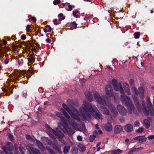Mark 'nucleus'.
<instances>
[{
    "mask_svg": "<svg viewBox=\"0 0 154 154\" xmlns=\"http://www.w3.org/2000/svg\"><path fill=\"white\" fill-rule=\"evenodd\" d=\"M137 150L138 152L139 151H141L143 150V148L142 147H140V148H137Z\"/></svg>",
    "mask_w": 154,
    "mask_h": 154,
    "instance_id": "obj_59",
    "label": "nucleus"
},
{
    "mask_svg": "<svg viewBox=\"0 0 154 154\" xmlns=\"http://www.w3.org/2000/svg\"><path fill=\"white\" fill-rule=\"evenodd\" d=\"M152 121L150 118H148L147 119H145L143 121V124L146 129L149 128L150 126V122Z\"/></svg>",
    "mask_w": 154,
    "mask_h": 154,
    "instance_id": "obj_9",
    "label": "nucleus"
},
{
    "mask_svg": "<svg viewBox=\"0 0 154 154\" xmlns=\"http://www.w3.org/2000/svg\"><path fill=\"white\" fill-rule=\"evenodd\" d=\"M71 151L73 154H76L78 152L77 148L76 147H74L72 148Z\"/></svg>",
    "mask_w": 154,
    "mask_h": 154,
    "instance_id": "obj_33",
    "label": "nucleus"
},
{
    "mask_svg": "<svg viewBox=\"0 0 154 154\" xmlns=\"http://www.w3.org/2000/svg\"><path fill=\"white\" fill-rule=\"evenodd\" d=\"M85 95L86 98L90 102L92 101L93 100V97L91 95V92L89 91H86L85 93Z\"/></svg>",
    "mask_w": 154,
    "mask_h": 154,
    "instance_id": "obj_16",
    "label": "nucleus"
},
{
    "mask_svg": "<svg viewBox=\"0 0 154 154\" xmlns=\"http://www.w3.org/2000/svg\"><path fill=\"white\" fill-rule=\"evenodd\" d=\"M78 13H79V11L77 10H76L75 11H73V16L75 17L78 18V15H76V14Z\"/></svg>",
    "mask_w": 154,
    "mask_h": 154,
    "instance_id": "obj_39",
    "label": "nucleus"
},
{
    "mask_svg": "<svg viewBox=\"0 0 154 154\" xmlns=\"http://www.w3.org/2000/svg\"><path fill=\"white\" fill-rule=\"evenodd\" d=\"M5 57H6V59L5 61V64H7L9 62L10 59L9 58L8 56V55H5Z\"/></svg>",
    "mask_w": 154,
    "mask_h": 154,
    "instance_id": "obj_37",
    "label": "nucleus"
},
{
    "mask_svg": "<svg viewBox=\"0 0 154 154\" xmlns=\"http://www.w3.org/2000/svg\"><path fill=\"white\" fill-rule=\"evenodd\" d=\"M111 154H120L123 153V151L119 149L110 151Z\"/></svg>",
    "mask_w": 154,
    "mask_h": 154,
    "instance_id": "obj_25",
    "label": "nucleus"
},
{
    "mask_svg": "<svg viewBox=\"0 0 154 154\" xmlns=\"http://www.w3.org/2000/svg\"><path fill=\"white\" fill-rule=\"evenodd\" d=\"M144 130V129L143 128H140L139 129L136 130V132L137 133H140L143 132Z\"/></svg>",
    "mask_w": 154,
    "mask_h": 154,
    "instance_id": "obj_40",
    "label": "nucleus"
},
{
    "mask_svg": "<svg viewBox=\"0 0 154 154\" xmlns=\"http://www.w3.org/2000/svg\"><path fill=\"white\" fill-rule=\"evenodd\" d=\"M104 106L101 105H98V106L99 108H100L101 109V111L103 114L106 115H109V111L106 108L104 107Z\"/></svg>",
    "mask_w": 154,
    "mask_h": 154,
    "instance_id": "obj_11",
    "label": "nucleus"
},
{
    "mask_svg": "<svg viewBox=\"0 0 154 154\" xmlns=\"http://www.w3.org/2000/svg\"><path fill=\"white\" fill-rule=\"evenodd\" d=\"M94 99L98 102L99 105H104L105 103V101L101 97L98 93L97 92H94Z\"/></svg>",
    "mask_w": 154,
    "mask_h": 154,
    "instance_id": "obj_5",
    "label": "nucleus"
},
{
    "mask_svg": "<svg viewBox=\"0 0 154 154\" xmlns=\"http://www.w3.org/2000/svg\"><path fill=\"white\" fill-rule=\"evenodd\" d=\"M133 129V127L131 124H128L125 126L124 130L127 132H131Z\"/></svg>",
    "mask_w": 154,
    "mask_h": 154,
    "instance_id": "obj_21",
    "label": "nucleus"
},
{
    "mask_svg": "<svg viewBox=\"0 0 154 154\" xmlns=\"http://www.w3.org/2000/svg\"><path fill=\"white\" fill-rule=\"evenodd\" d=\"M63 113L64 115L68 119H69L70 117L68 114L65 111H63Z\"/></svg>",
    "mask_w": 154,
    "mask_h": 154,
    "instance_id": "obj_44",
    "label": "nucleus"
},
{
    "mask_svg": "<svg viewBox=\"0 0 154 154\" xmlns=\"http://www.w3.org/2000/svg\"><path fill=\"white\" fill-rule=\"evenodd\" d=\"M112 84L114 89L116 91H119V84L118 85L117 82L115 79H113L112 80Z\"/></svg>",
    "mask_w": 154,
    "mask_h": 154,
    "instance_id": "obj_18",
    "label": "nucleus"
},
{
    "mask_svg": "<svg viewBox=\"0 0 154 154\" xmlns=\"http://www.w3.org/2000/svg\"><path fill=\"white\" fill-rule=\"evenodd\" d=\"M55 114L60 119L61 121L63 122L66 125V120L64 117L63 116L62 114L58 112H56Z\"/></svg>",
    "mask_w": 154,
    "mask_h": 154,
    "instance_id": "obj_13",
    "label": "nucleus"
},
{
    "mask_svg": "<svg viewBox=\"0 0 154 154\" xmlns=\"http://www.w3.org/2000/svg\"><path fill=\"white\" fill-rule=\"evenodd\" d=\"M23 97H25L26 96L27 94L26 92H23L22 94Z\"/></svg>",
    "mask_w": 154,
    "mask_h": 154,
    "instance_id": "obj_60",
    "label": "nucleus"
},
{
    "mask_svg": "<svg viewBox=\"0 0 154 154\" xmlns=\"http://www.w3.org/2000/svg\"><path fill=\"white\" fill-rule=\"evenodd\" d=\"M46 149L50 154H55L56 153L51 148L46 147Z\"/></svg>",
    "mask_w": 154,
    "mask_h": 154,
    "instance_id": "obj_35",
    "label": "nucleus"
},
{
    "mask_svg": "<svg viewBox=\"0 0 154 154\" xmlns=\"http://www.w3.org/2000/svg\"><path fill=\"white\" fill-rule=\"evenodd\" d=\"M95 137L96 136L94 134L91 135L89 138L90 141L92 142L94 140Z\"/></svg>",
    "mask_w": 154,
    "mask_h": 154,
    "instance_id": "obj_38",
    "label": "nucleus"
},
{
    "mask_svg": "<svg viewBox=\"0 0 154 154\" xmlns=\"http://www.w3.org/2000/svg\"><path fill=\"white\" fill-rule=\"evenodd\" d=\"M129 84L131 86H133L134 85V82L133 80L132 79H131L129 81Z\"/></svg>",
    "mask_w": 154,
    "mask_h": 154,
    "instance_id": "obj_50",
    "label": "nucleus"
},
{
    "mask_svg": "<svg viewBox=\"0 0 154 154\" xmlns=\"http://www.w3.org/2000/svg\"><path fill=\"white\" fill-rule=\"evenodd\" d=\"M80 111L83 118L86 119L93 116L97 119H102V115L95 105L84 101Z\"/></svg>",
    "mask_w": 154,
    "mask_h": 154,
    "instance_id": "obj_1",
    "label": "nucleus"
},
{
    "mask_svg": "<svg viewBox=\"0 0 154 154\" xmlns=\"http://www.w3.org/2000/svg\"><path fill=\"white\" fill-rule=\"evenodd\" d=\"M140 125V123L139 122L137 121L134 123V127H138Z\"/></svg>",
    "mask_w": 154,
    "mask_h": 154,
    "instance_id": "obj_48",
    "label": "nucleus"
},
{
    "mask_svg": "<svg viewBox=\"0 0 154 154\" xmlns=\"http://www.w3.org/2000/svg\"><path fill=\"white\" fill-rule=\"evenodd\" d=\"M123 86L127 94L128 95L131 94V92L129 86L128 84L125 82H124L123 84Z\"/></svg>",
    "mask_w": 154,
    "mask_h": 154,
    "instance_id": "obj_12",
    "label": "nucleus"
},
{
    "mask_svg": "<svg viewBox=\"0 0 154 154\" xmlns=\"http://www.w3.org/2000/svg\"><path fill=\"white\" fill-rule=\"evenodd\" d=\"M137 91L138 92V94H139L141 99H143L144 97V90L143 87H139Z\"/></svg>",
    "mask_w": 154,
    "mask_h": 154,
    "instance_id": "obj_17",
    "label": "nucleus"
},
{
    "mask_svg": "<svg viewBox=\"0 0 154 154\" xmlns=\"http://www.w3.org/2000/svg\"><path fill=\"white\" fill-rule=\"evenodd\" d=\"M63 14L62 13L58 15V17L59 18V20L60 21H61L63 20H64L65 18V17H63Z\"/></svg>",
    "mask_w": 154,
    "mask_h": 154,
    "instance_id": "obj_34",
    "label": "nucleus"
},
{
    "mask_svg": "<svg viewBox=\"0 0 154 154\" xmlns=\"http://www.w3.org/2000/svg\"><path fill=\"white\" fill-rule=\"evenodd\" d=\"M77 25L75 21H74L71 23V26L73 27H76Z\"/></svg>",
    "mask_w": 154,
    "mask_h": 154,
    "instance_id": "obj_51",
    "label": "nucleus"
},
{
    "mask_svg": "<svg viewBox=\"0 0 154 154\" xmlns=\"http://www.w3.org/2000/svg\"><path fill=\"white\" fill-rule=\"evenodd\" d=\"M69 124L74 129H76L78 127L77 123L73 120H69L68 121Z\"/></svg>",
    "mask_w": 154,
    "mask_h": 154,
    "instance_id": "obj_19",
    "label": "nucleus"
},
{
    "mask_svg": "<svg viewBox=\"0 0 154 154\" xmlns=\"http://www.w3.org/2000/svg\"><path fill=\"white\" fill-rule=\"evenodd\" d=\"M119 90H120V93L122 94L121 95L125 94L123 89L122 88V85L121 83L119 84Z\"/></svg>",
    "mask_w": 154,
    "mask_h": 154,
    "instance_id": "obj_29",
    "label": "nucleus"
},
{
    "mask_svg": "<svg viewBox=\"0 0 154 154\" xmlns=\"http://www.w3.org/2000/svg\"><path fill=\"white\" fill-rule=\"evenodd\" d=\"M60 3V0H54L53 2V4L54 5H57V4H59Z\"/></svg>",
    "mask_w": 154,
    "mask_h": 154,
    "instance_id": "obj_47",
    "label": "nucleus"
},
{
    "mask_svg": "<svg viewBox=\"0 0 154 154\" xmlns=\"http://www.w3.org/2000/svg\"><path fill=\"white\" fill-rule=\"evenodd\" d=\"M36 143L38 147L42 151L44 152L45 151V148L43 146V145L40 141L37 140Z\"/></svg>",
    "mask_w": 154,
    "mask_h": 154,
    "instance_id": "obj_14",
    "label": "nucleus"
},
{
    "mask_svg": "<svg viewBox=\"0 0 154 154\" xmlns=\"http://www.w3.org/2000/svg\"><path fill=\"white\" fill-rule=\"evenodd\" d=\"M134 139L138 140L139 143H141L146 141L147 138L145 137L144 136H140L134 137Z\"/></svg>",
    "mask_w": 154,
    "mask_h": 154,
    "instance_id": "obj_10",
    "label": "nucleus"
},
{
    "mask_svg": "<svg viewBox=\"0 0 154 154\" xmlns=\"http://www.w3.org/2000/svg\"><path fill=\"white\" fill-rule=\"evenodd\" d=\"M136 152L138 153V151L137 148H133L131 149L128 152V154H133V152Z\"/></svg>",
    "mask_w": 154,
    "mask_h": 154,
    "instance_id": "obj_32",
    "label": "nucleus"
},
{
    "mask_svg": "<svg viewBox=\"0 0 154 154\" xmlns=\"http://www.w3.org/2000/svg\"><path fill=\"white\" fill-rule=\"evenodd\" d=\"M104 128L106 131H110L112 130V126L111 124L107 123L106 124Z\"/></svg>",
    "mask_w": 154,
    "mask_h": 154,
    "instance_id": "obj_23",
    "label": "nucleus"
},
{
    "mask_svg": "<svg viewBox=\"0 0 154 154\" xmlns=\"http://www.w3.org/2000/svg\"><path fill=\"white\" fill-rule=\"evenodd\" d=\"M111 112L113 113V114L115 116H116L118 114V112L116 110L115 108L112 110H111Z\"/></svg>",
    "mask_w": 154,
    "mask_h": 154,
    "instance_id": "obj_41",
    "label": "nucleus"
},
{
    "mask_svg": "<svg viewBox=\"0 0 154 154\" xmlns=\"http://www.w3.org/2000/svg\"><path fill=\"white\" fill-rule=\"evenodd\" d=\"M63 128L60 127L61 129L64 132H67L68 134L70 135H72L74 134L75 131L73 130L72 128L66 126H63Z\"/></svg>",
    "mask_w": 154,
    "mask_h": 154,
    "instance_id": "obj_8",
    "label": "nucleus"
},
{
    "mask_svg": "<svg viewBox=\"0 0 154 154\" xmlns=\"http://www.w3.org/2000/svg\"><path fill=\"white\" fill-rule=\"evenodd\" d=\"M46 42L48 43H50L51 42V40L50 38H47L46 40Z\"/></svg>",
    "mask_w": 154,
    "mask_h": 154,
    "instance_id": "obj_62",
    "label": "nucleus"
},
{
    "mask_svg": "<svg viewBox=\"0 0 154 154\" xmlns=\"http://www.w3.org/2000/svg\"><path fill=\"white\" fill-rule=\"evenodd\" d=\"M8 136L10 139V140L12 141L14 139V137L13 135L11 134H8Z\"/></svg>",
    "mask_w": 154,
    "mask_h": 154,
    "instance_id": "obj_46",
    "label": "nucleus"
},
{
    "mask_svg": "<svg viewBox=\"0 0 154 154\" xmlns=\"http://www.w3.org/2000/svg\"><path fill=\"white\" fill-rule=\"evenodd\" d=\"M105 90L106 95L109 97H111L114 96V94L112 91V88L110 85H106Z\"/></svg>",
    "mask_w": 154,
    "mask_h": 154,
    "instance_id": "obj_6",
    "label": "nucleus"
},
{
    "mask_svg": "<svg viewBox=\"0 0 154 154\" xmlns=\"http://www.w3.org/2000/svg\"><path fill=\"white\" fill-rule=\"evenodd\" d=\"M30 25H27L26 26V30L28 32L30 31Z\"/></svg>",
    "mask_w": 154,
    "mask_h": 154,
    "instance_id": "obj_54",
    "label": "nucleus"
},
{
    "mask_svg": "<svg viewBox=\"0 0 154 154\" xmlns=\"http://www.w3.org/2000/svg\"><path fill=\"white\" fill-rule=\"evenodd\" d=\"M31 19L34 22H35L36 21V18L34 17H32Z\"/></svg>",
    "mask_w": 154,
    "mask_h": 154,
    "instance_id": "obj_61",
    "label": "nucleus"
},
{
    "mask_svg": "<svg viewBox=\"0 0 154 154\" xmlns=\"http://www.w3.org/2000/svg\"><path fill=\"white\" fill-rule=\"evenodd\" d=\"M57 20L56 19H55L53 20V22L54 24L55 25H57L58 24V23L57 22Z\"/></svg>",
    "mask_w": 154,
    "mask_h": 154,
    "instance_id": "obj_58",
    "label": "nucleus"
},
{
    "mask_svg": "<svg viewBox=\"0 0 154 154\" xmlns=\"http://www.w3.org/2000/svg\"><path fill=\"white\" fill-rule=\"evenodd\" d=\"M120 100L122 104L127 107L128 113H131L134 109V107L130 97L125 94L121 95Z\"/></svg>",
    "mask_w": 154,
    "mask_h": 154,
    "instance_id": "obj_2",
    "label": "nucleus"
},
{
    "mask_svg": "<svg viewBox=\"0 0 154 154\" xmlns=\"http://www.w3.org/2000/svg\"><path fill=\"white\" fill-rule=\"evenodd\" d=\"M19 149L22 154H24V153L23 152L21 147H19Z\"/></svg>",
    "mask_w": 154,
    "mask_h": 154,
    "instance_id": "obj_64",
    "label": "nucleus"
},
{
    "mask_svg": "<svg viewBox=\"0 0 154 154\" xmlns=\"http://www.w3.org/2000/svg\"><path fill=\"white\" fill-rule=\"evenodd\" d=\"M53 132L54 134L58 136L60 138H62L64 136L63 133L60 131H53Z\"/></svg>",
    "mask_w": 154,
    "mask_h": 154,
    "instance_id": "obj_22",
    "label": "nucleus"
},
{
    "mask_svg": "<svg viewBox=\"0 0 154 154\" xmlns=\"http://www.w3.org/2000/svg\"><path fill=\"white\" fill-rule=\"evenodd\" d=\"M105 103H104L103 106L106 105L109 107V109L111 110L115 109L114 106L109 102L106 103L105 101Z\"/></svg>",
    "mask_w": 154,
    "mask_h": 154,
    "instance_id": "obj_27",
    "label": "nucleus"
},
{
    "mask_svg": "<svg viewBox=\"0 0 154 154\" xmlns=\"http://www.w3.org/2000/svg\"><path fill=\"white\" fill-rule=\"evenodd\" d=\"M46 28H48V32H50L52 29H51V28L50 27V26L49 25H47L46 26H45Z\"/></svg>",
    "mask_w": 154,
    "mask_h": 154,
    "instance_id": "obj_55",
    "label": "nucleus"
},
{
    "mask_svg": "<svg viewBox=\"0 0 154 154\" xmlns=\"http://www.w3.org/2000/svg\"><path fill=\"white\" fill-rule=\"evenodd\" d=\"M117 109L120 114L125 115L127 112L126 109L122 106L118 105L117 106Z\"/></svg>",
    "mask_w": 154,
    "mask_h": 154,
    "instance_id": "obj_7",
    "label": "nucleus"
},
{
    "mask_svg": "<svg viewBox=\"0 0 154 154\" xmlns=\"http://www.w3.org/2000/svg\"><path fill=\"white\" fill-rule=\"evenodd\" d=\"M147 100L148 109L146 107L144 103L142 101V104L143 107V111L145 115H148L149 114L153 113L154 109L152 106V104L150 101L149 97H147Z\"/></svg>",
    "mask_w": 154,
    "mask_h": 154,
    "instance_id": "obj_4",
    "label": "nucleus"
},
{
    "mask_svg": "<svg viewBox=\"0 0 154 154\" xmlns=\"http://www.w3.org/2000/svg\"><path fill=\"white\" fill-rule=\"evenodd\" d=\"M134 38H138L140 35V33L139 32H136L134 34Z\"/></svg>",
    "mask_w": 154,
    "mask_h": 154,
    "instance_id": "obj_36",
    "label": "nucleus"
},
{
    "mask_svg": "<svg viewBox=\"0 0 154 154\" xmlns=\"http://www.w3.org/2000/svg\"><path fill=\"white\" fill-rule=\"evenodd\" d=\"M147 138L150 139H154V135H149Z\"/></svg>",
    "mask_w": 154,
    "mask_h": 154,
    "instance_id": "obj_56",
    "label": "nucleus"
},
{
    "mask_svg": "<svg viewBox=\"0 0 154 154\" xmlns=\"http://www.w3.org/2000/svg\"><path fill=\"white\" fill-rule=\"evenodd\" d=\"M79 149L80 151L84 152L85 151V148L84 145L80 144L79 145Z\"/></svg>",
    "mask_w": 154,
    "mask_h": 154,
    "instance_id": "obj_31",
    "label": "nucleus"
},
{
    "mask_svg": "<svg viewBox=\"0 0 154 154\" xmlns=\"http://www.w3.org/2000/svg\"><path fill=\"white\" fill-rule=\"evenodd\" d=\"M46 142L49 145H51L52 143L51 141L48 138H46Z\"/></svg>",
    "mask_w": 154,
    "mask_h": 154,
    "instance_id": "obj_49",
    "label": "nucleus"
},
{
    "mask_svg": "<svg viewBox=\"0 0 154 154\" xmlns=\"http://www.w3.org/2000/svg\"><path fill=\"white\" fill-rule=\"evenodd\" d=\"M132 91L133 92H134L136 94H138V92L136 88L135 87H133L132 88Z\"/></svg>",
    "mask_w": 154,
    "mask_h": 154,
    "instance_id": "obj_43",
    "label": "nucleus"
},
{
    "mask_svg": "<svg viewBox=\"0 0 154 154\" xmlns=\"http://www.w3.org/2000/svg\"><path fill=\"white\" fill-rule=\"evenodd\" d=\"M123 130L122 127L119 125L116 126L114 129V132L115 134H118L121 132Z\"/></svg>",
    "mask_w": 154,
    "mask_h": 154,
    "instance_id": "obj_20",
    "label": "nucleus"
},
{
    "mask_svg": "<svg viewBox=\"0 0 154 154\" xmlns=\"http://www.w3.org/2000/svg\"><path fill=\"white\" fill-rule=\"evenodd\" d=\"M62 106L73 119L76 120L78 122L80 121L79 112L77 110L75 109L71 110L65 103L63 104Z\"/></svg>",
    "mask_w": 154,
    "mask_h": 154,
    "instance_id": "obj_3",
    "label": "nucleus"
},
{
    "mask_svg": "<svg viewBox=\"0 0 154 154\" xmlns=\"http://www.w3.org/2000/svg\"><path fill=\"white\" fill-rule=\"evenodd\" d=\"M7 145L8 147L9 150H12L13 149L11 147V146H12V144L10 142H8L7 143Z\"/></svg>",
    "mask_w": 154,
    "mask_h": 154,
    "instance_id": "obj_42",
    "label": "nucleus"
},
{
    "mask_svg": "<svg viewBox=\"0 0 154 154\" xmlns=\"http://www.w3.org/2000/svg\"><path fill=\"white\" fill-rule=\"evenodd\" d=\"M133 98L134 101L137 108L138 109L139 111H141L140 105V104L137 98L134 97H133Z\"/></svg>",
    "mask_w": 154,
    "mask_h": 154,
    "instance_id": "obj_15",
    "label": "nucleus"
},
{
    "mask_svg": "<svg viewBox=\"0 0 154 154\" xmlns=\"http://www.w3.org/2000/svg\"><path fill=\"white\" fill-rule=\"evenodd\" d=\"M33 57L32 56H31L29 59H28L29 61H32L33 60Z\"/></svg>",
    "mask_w": 154,
    "mask_h": 154,
    "instance_id": "obj_63",
    "label": "nucleus"
},
{
    "mask_svg": "<svg viewBox=\"0 0 154 154\" xmlns=\"http://www.w3.org/2000/svg\"><path fill=\"white\" fill-rule=\"evenodd\" d=\"M68 7L69 8L66 9L68 11H71L72 9V7L71 5H69L68 6Z\"/></svg>",
    "mask_w": 154,
    "mask_h": 154,
    "instance_id": "obj_53",
    "label": "nucleus"
},
{
    "mask_svg": "<svg viewBox=\"0 0 154 154\" xmlns=\"http://www.w3.org/2000/svg\"><path fill=\"white\" fill-rule=\"evenodd\" d=\"M26 137L27 140L30 141H32L33 140L32 138L29 135H27L26 136Z\"/></svg>",
    "mask_w": 154,
    "mask_h": 154,
    "instance_id": "obj_45",
    "label": "nucleus"
},
{
    "mask_svg": "<svg viewBox=\"0 0 154 154\" xmlns=\"http://www.w3.org/2000/svg\"><path fill=\"white\" fill-rule=\"evenodd\" d=\"M77 140L79 141H81L82 140V138L81 136H78L77 137Z\"/></svg>",
    "mask_w": 154,
    "mask_h": 154,
    "instance_id": "obj_57",
    "label": "nucleus"
},
{
    "mask_svg": "<svg viewBox=\"0 0 154 154\" xmlns=\"http://www.w3.org/2000/svg\"><path fill=\"white\" fill-rule=\"evenodd\" d=\"M30 150L33 154H40V151L37 149L33 147H31L30 149Z\"/></svg>",
    "mask_w": 154,
    "mask_h": 154,
    "instance_id": "obj_24",
    "label": "nucleus"
},
{
    "mask_svg": "<svg viewBox=\"0 0 154 154\" xmlns=\"http://www.w3.org/2000/svg\"><path fill=\"white\" fill-rule=\"evenodd\" d=\"M26 38V37L25 35H22L21 36V39L23 40H24Z\"/></svg>",
    "mask_w": 154,
    "mask_h": 154,
    "instance_id": "obj_52",
    "label": "nucleus"
},
{
    "mask_svg": "<svg viewBox=\"0 0 154 154\" xmlns=\"http://www.w3.org/2000/svg\"><path fill=\"white\" fill-rule=\"evenodd\" d=\"M53 148L56 151H57L59 153H62L60 147L58 146V145H55L53 146Z\"/></svg>",
    "mask_w": 154,
    "mask_h": 154,
    "instance_id": "obj_28",
    "label": "nucleus"
},
{
    "mask_svg": "<svg viewBox=\"0 0 154 154\" xmlns=\"http://www.w3.org/2000/svg\"><path fill=\"white\" fill-rule=\"evenodd\" d=\"M2 149L4 151L6 154H13L12 152H11L10 151V150H8L7 149V148L5 147H3L2 148Z\"/></svg>",
    "mask_w": 154,
    "mask_h": 154,
    "instance_id": "obj_30",
    "label": "nucleus"
},
{
    "mask_svg": "<svg viewBox=\"0 0 154 154\" xmlns=\"http://www.w3.org/2000/svg\"><path fill=\"white\" fill-rule=\"evenodd\" d=\"M70 148L69 145L65 146L63 148V152L64 154H66L69 152Z\"/></svg>",
    "mask_w": 154,
    "mask_h": 154,
    "instance_id": "obj_26",
    "label": "nucleus"
}]
</instances>
